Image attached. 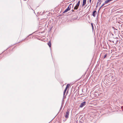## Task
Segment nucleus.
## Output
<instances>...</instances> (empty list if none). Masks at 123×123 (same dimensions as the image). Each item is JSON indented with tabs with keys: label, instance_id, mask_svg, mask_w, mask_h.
<instances>
[{
	"label": "nucleus",
	"instance_id": "obj_3",
	"mask_svg": "<svg viewBox=\"0 0 123 123\" xmlns=\"http://www.w3.org/2000/svg\"><path fill=\"white\" fill-rule=\"evenodd\" d=\"M86 104V102L84 101L80 104V105L79 107L80 108H82Z\"/></svg>",
	"mask_w": 123,
	"mask_h": 123
},
{
	"label": "nucleus",
	"instance_id": "obj_2",
	"mask_svg": "<svg viewBox=\"0 0 123 123\" xmlns=\"http://www.w3.org/2000/svg\"><path fill=\"white\" fill-rule=\"evenodd\" d=\"M80 3V0L79 1L75 6L74 8V10H77L78 8Z\"/></svg>",
	"mask_w": 123,
	"mask_h": 123
},
{
	"label": "nucleus",
	"instance_id": "obj_8",
	"mask_svg": "<svg viewBox=\"0 0 123 123\" xmlns=\"http://www.w3.org/2000/svg\"><path fill=\"white\" fill-rule=\"evenodd\" d=\"M72 5V4H70L67 8V9L68 11L70 10L71 9V6Z\"/></svg>",
	"mask_w": 123,
	"mask_h": 123
},
{
	"label": "nucleus",
	"instance_id": "obj_12",
	"mask_svg": "<svg viewBox=\"0 0 123 123\" xmlns=\"http://www.w3.org/2000/svg\"><path fill=\"white\" fill-rule=\"evenodd\" d=\"M107 53L105 54L103 56V59H105V58H106V57L107 56Z\"/></svg>",
	"mask_w": 123,
	"mask_h": 123
},
{
	"label": "nucleus",
	"instance_id": "obj_24",
	"mask_svg": "<svg viewBox=\"0 0 123 123\" xmlns=\"http://www.w3.org/2000/svg\"><path fill=\"white\" fill-rule=\"evenodd\" d=\"M102 6L100 7V8L99 9V10H98V11H99V10L101 8V7H102Z\"/></svg>",
	"mask_w": 123,
	"mask_h": 123
},
{
	"label": "nucleus",
	"instance_id": "obj_18",
	"mask_svg": "<svg viewBox=\"0 0 123 123\" xmlns=\"http://www.w3.org/2000/svg\"><path fill=\"white\" fill-rule=\"evenodd\" d=\"M71 11L72 12H74V10H72Z\"/></svg>",
	"mask_w": 123,
	"mask_h": 123
},
{
	"label": "nucleus",
	"instance_id": "obj_4",
	"mask_svg": "<svg viewBox=\"0 0 123 123\" xmlns=\"http://www.w3.org/2000/svg\"><path fill=\"white\" fill-rule=\"evenodd\" d=\"M69 113V111L68 110H67L66 112L65 115V116L66 118H68Z\"/></svg>",
	"mask_w": 123,
	"mask_h": 123
},
{
	"label": "nucleus",
	"instance_id": "obj_19",
	"mask_svg": "<svg viewBox=\"0 0 123 123\" xmlns=\"http://www.w3.org/2000/svg\"><path fill=\"white\" fill-rule=\"evenodd\" d=\"M111 78H112V81L113 80H114L113 79V78H114V77L112 76L111 77Z\"/></svg>",
	"mask_w": 123,
	"mask_h": 123
},
{
	"label": "nucleus",
	"instance_id": "obj_1",
	"mask_svg": "<svg viewBox=\"0 0 123 123\" xmlns=\"http://www.w3.org/2000/svg\"><path fill=\"white\" fill-rule=\"evenodd\" d=\"M112 38H113V43L117 44L119 42V39L118 38L112 37Z\"/></svg>",
	"mask_w": 123,
	"mask_h": 123
},
{
	"label": "nucleus",
	"instance_id": "obj_6",
	"mask_svg": "<svg viewBox=\"0 0 123 123\" xmlns=\"http://www.w3.org/2000/svg\"><path fill=\"white\" fill-rule=\"evenodd\" d=\"M108 40L111 42H113V38H111V37L109 36L108 39Z\"/></svg>",
	"mask_w": 123,
	"mask_h": 123
},
{
	"label": "nucleus",
	"instance_id": "obj_20",
	"mask_svg": "<svg viewBox=\"0 0 123 123\" xmlns=\"http://www.w3.org/2000/svg\"><path fill=\"white\" fill-rule=\"evenodd\" d=\"M99 2H100V1H99L98 2V3H97V5H98V4L99 3Z\"/></svg>",
	"mask_w": 123,
	"mask_h": 123
},
{
	"label": "nucleus",
	"instance_id": "obj_23",
	"mask_svg": "<svg viewBox=\"0 0 123 123\" xmlns=\"http://www.w3.org/2000/svg\"><path fill=\"white\" fill-rule=\"evenodd\" d=\"M68 92V90L66 92V94H67Z\"/></svg>",
	"mask_w": 123,
	"mask_h": 123
},
{
	"label": "nucleus",
	"instance_id": "obj_10",
	"mask_svg": "<svg viewBox=\"0 0 123 123\" xmlns=\"http://www.w3.org/2000/svg\"><path fill=\"white\" fill-rule=\"evenodd\" d=\"M48 46L50 48L51 47V41H50L49 42L47 43Z\"/></svg>",
	"mask_w": 123,
	"mask_h": 123
},
{
	"label": "nucleus",
	"instance_id": "obj_7",
	"mask_svg": "<svg viewBox=\"0 0 123 123\" xmlns=\"http://www.w3.org/2000/svg\"><path fill=\"white\" fill-rule=\"evenodd\" d=\"M86 0H83V4L82 5V6H84L86 4Z\"/></svg>",
	"mask_w": 123,
	"mask_h": 123
},
{
	"label": "nucleus",
	"instance_id": "obj_14",
	"mask_svg": "<svg viewBox=\"0 0 123 123\" xmlns=\"http://www.w3.org/2000/svg\"><path fill=\"white\" fill-rule=\"evenodd\" d=\"M67 90V89H65V90H64V92H63V95L64 96V95H65V93H66V91Z\"/></svg>",
	"mask_w": 123,
	"mask_h": 123
},
{
	"label": "nucleus",
	"instance_id": "obj_21",
	"mask_svg": "<svg viewBox=\"0 0 123 123\" xmlns=\"http://www.w3.org/2000/svg\"><path fill=\"white\" fill-rule=\"evenodd\" d=\"M91 0H89V2L90 3H91Z\"/></svg>",
	"mask_w": 123,
	"mask_h": 123
},
{
	"label": "nucleus",
	"instance_id": "obj_17",
	"mask_svg": "<svg viewBox=\"0 0 123 123\" xmlns=\"http://www.w3.org/2000/svg\"><path fill=\"white\" fill-rule=\"evenodd\" d=\"M105 4H106V3H105V2H104V3L102 5V6H104Z\"/></svg>",
	"mask_w": 123,
	"mask_h": 123
},
{
	"label": "nucleus",
	"instance_id": "obj_22",
	"mask_svg": "<svg viewBox=\"0 0 123 123\" xmlns=\"http://www.w3.org/2000/svg\"><path fill=\"white\" fill-rule=\"evenodd\" d=\"M79 123H82L81 121H80Z\"/></svg>",
	"mask_w": 123,
	"mask_h": 123
},
{
	"label": "nucleus",
	"instance_id": "obj_9",
	"mask_svg": "<svg viewBox=\"0 0 123 123\" xmlns=\"http://www.w3.org/2000/svg\"><path fill=\"white\" fill-rule=\"evenodd\" d=\"M113 0H106L105 2V3L107 4L110 2L111 1Z\"/></svg>",
	"mask_w": 123,
	"mask_h": 123
},
{
	"label": "nucleus",
	"instance_id": "obj_13",
	"mask_svg": "<svg viewBox=\"0 0 123 123\" xmlns=\"http://www.w3.org/2000/svg\"><path fill=\"white\" fill-rule=\"evenodd\" d=\"M68 11H69L67 9V8L63 12V13H65L66 12H68Z\"/></svg>",
	"mask_w": 123,
	"mask_h": 123
},
{
	"label": "nucleus",
	"instance_id": "obj_15",
	"mask_svg": "<svg viewBox=\"0 0 123 123\" xmlns=\"http://www.w3.org/2000/svg\"><path fill=\"white\" fill-rule=\"evenodd\" d=\"M91 26L92 27V29L93 30V24L92 23H91Z\"/></svg>",
	"mask_w": 123,
	"mask_h": 123
},
{
	"label": "nucleus",
	"instance_id": "obj_16",
	"mask_svg": "<svg viewBox=\"0 0 123 123\" xmlns=\"http://www.w3.org/2000/svg\"><path fill=\"white\" fill-rule=\"evenodd\" d=\"M113 36V34H112V33H111V35H110V37H111V38H112V37H114Z\"/></svg>",
	"mask_w": 123,
	"mask_h": 123
},
{
	"label": "nucleus",
	"instance_id": "obj_26",
	"mask_svg": "<svg viewBox=\"0 0 123 123\" xmlns=\"http://www.w3.org/2000/svg\"><path fill=\"white\" fill-rule=\"evenodd\" d=\"M101 4V3H100L99 4V5H100Z\"/></svg>",
	"mask_w": 123,
	"mask_h": 123
},
{
	"label": "nucleus",
	"instance_id": "obj_25",
	"mask_svg": "<svg viewBox=\"0 0 123 123\" xmlns=\"http://www.w3.org/2000/svg\"><path fill=\"white\" fill-rule=\"evenodd\" d=\"M98 0L99 1H101V0Z\"/></svg>",
	"mask_w": 123,
	"mask_h": 123
},
{
	"label": "nucleus",
	"instance_id": "obj_11",
	"mask_svg": "<svg viewBox=\"0 0 123 123\" xmlns=\"http://www.w3.org/2000/svg\"><path fill=\"white\" fill-rule=\"evenodd\" d=\"M70 86V85L69 84H67L66 86V87L65 89L67 90V89H68V88H69Z\"/></svg>",
	"mask_w": 123,
	"mask_h": 123
},
{
	"label": "nucleus",
	"instance_id": "obj_5",
	"mask_svg": "<svg viewBox=\"0 0 123 123\" xmlns=\"http://www.w3.org/2000/svg\"><path fill=\"white\" fill-rule=\"evenodd\" d=\"M97 13V11L95 10L94 11L92 14V15L94 17H95V15Z\"/></svg>",
	"mask_w": 123,
	"mask_h": 123
}]
</instances>
